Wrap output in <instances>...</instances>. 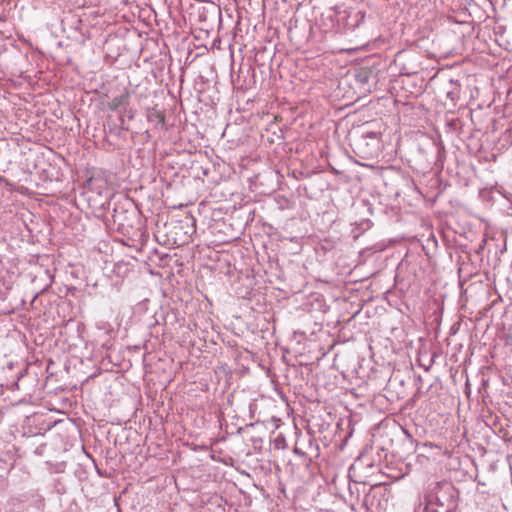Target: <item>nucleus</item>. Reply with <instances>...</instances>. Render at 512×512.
<instances>
[{
	"label": "nucleus",
	"instance_id": "1",
	"mask_svg": "<svg viewBox=\"0 0 512 512\" xmlns=\"http://www.w3.org/2000/svg\"><path fill=\"white\" fill-rule=\"evenodd\" d=\"M458 496V490L451 482H435L424 495V512H456Z\"/></svg>",
	"mask_w": 512,
	"mask_h": 512
},
{
	"label": "nucleus",
	"instance_id": "2",
	"mask_svg": "<svg viewBox=\"0 0 512 512\" xmlns=\"http://www.w3.org/2000/svg\"><path fill=\"white\" fill-rule=\"evenodd\" d=\"M352 147L359 157L374 158L380 151V134L374 131L363 132L353 138Z\"/></svg>",
	"mask_w": 512,
	"mask_h": 512
},
{
	"label": "nucleus",
	"instance_id": "3",
	"mask_svg": "<svg viewBox=\"0 0 512 512\" xmlns=\"http://www.w3.org/2000/svg\"><path fill=\"white\" fill-rule=\"evenodd\" d=\"M130 98L129 91L125 90L122 94L115 96L108 102V108L110 110H118L121 107H124L128 104Z\"/></svg>",
	"mask_w": 512,
	"mask_h": 512
},
{
	"label": "nucleus",
	"instance_id": "4",
	"mask_svg": "<svg viewBox=\"0 0 512 512\" xmlns=\"http://www.w3.org/2000/svg\"><path fill=\"white\" fill-rule=\"evenodd\" d=\"M447 97L450 98L452 101L457 100L459 97L458 88H453L452 90L447 91Z\"/></svg>",
	"mask_w": 512,
	"mask_h": 512
},
{
	"label": "nucleus",
	"instance_id": "5",
	"mask_svg": "<svg viewBox=\"0 0 512 512\" xmlns=\"http://www.w3.org/2000/svg\"><path fill=\"white\" fill-rule=\"evenodd\" d=\"M407 75H412V74H416L417 73V70H408L405 72Z\"/></svg>",
	"mask_w": 512,
	"mask_h": 512
}]
</instances>
